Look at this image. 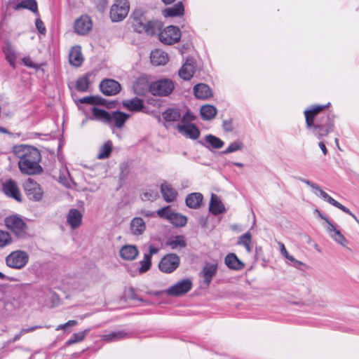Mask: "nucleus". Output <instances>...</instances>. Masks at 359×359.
Listing matches in <instances>:
<instances>
[{"mask_svg":"<svg viewBox=\"0 0 359 359\" xmlns=\"http://www.w3.org/2000/svg\"><path fill=\"white\" fill-rule=\"evenodd\" d=\"M14 152L20 159L18 166L22 172L35 175L42 172V168L39 165L41 156L36 148L28 145H19L14 147Z\"/></svg>","mask_w":359,"mask_h":359,"instance_id":"1","label":"nucleus"},{"mask_svg":"<svg viewBox=\"0 0 359 359\" xmlns=\"http://www.w3.org/2000/svg\"><path fill=\"white\" fill-rule=\"evenodd\" d=\"M4 224L18 240H27L31 236L28 225L18 215L6 217Z\"/></svg>","mask_w":359,"mask_h":359,"instance_id":"2","label":"nucleus"},{"mask_svg":"<svg viewBox=\"0 0 359 359\" xmlns=\"http://www.w3.org/2000/svg\"><path fill=\"white\" fill-rule=\"evenodd\" d=\"M334 116L331 113L323 115L320 119H318L311 130L313 135L319 140H323L334 129Z\"/></svg>","mask_w":359,"mask_h":359,"instance_id":"3","label":"nucleus"},{"mask_svg":"<svg viewBox=\"0 0 359 359\" xmlns=\"http://www.w3.org/2000/svg\"><path fill=\"white\" fill-rule=\"evenodd\" d=\"M29 256L26 251L18 250L11 252L6 257L7 266L14 269H22L28 263Z\"/></svg>","mask_w":359,"mask_h":359,"instance_id":"4","label":"nucleus"},{"mask_svg":"<svg viewBox=\"0 0 359 359\" xmlns=\"http://www.w3.org/2000/svg\"><path fill=\"white\" fill-rule=\"evenodd\" d=\"M174 82L170 79H161L151 82V94L156 96L166 97L173 91Z\"/></svg>","mask_w":359,"mask_h":359,"instance_id":"5","label":"nucleus"},{"mask_svg":"<svg viewBox=\"0 0 359 359\" xmlns=\"http://www.w3.org/2000/svg\"><path fill=\"white\" fill-rule=\"evenodd\" d=\"M130 4L128 0H116L110 9V18L113 22L123 20L129 12Z\"/></svg>","mask_w":359,"mask_h":359,"instance_id":"6","label":"nucleus"},{"mask_svg":"<svg viewBox=\"0 0 359 359\" xmlns=\"http://www.w3.org/2000/svg\"><path fill=\"white\" fill-rule=\"evenodd\" d=\"M180 263V259L178 255L174 253L165 255L160 261L158 268L161 271L170 273L175 271Z\"/></svg>","mask_w":359,"mask_h":359,"instance_id":"7","label":"nucleus"},{"mask_svg":"<svg viewBox=\"0 0 359 359\" xmlns=\"http://www.w3.org/2000/svg\"><path fill=\"white\" fill-rule=\"evenodd\" d=\"M181 37L180 29L173 25L165 28L159 34V39L164 44L172 45L178 42Z\"/></svg>","mask_w":359,"mask_h":359,"instance_id":"8","label":"nucleus"},{"mask_svg":"<svg viewBox=\"0 0 359 359\" xmlns=\"http://www.w3.org/2000/svg\"><path fill=\"white\" fill-rule=\"evenodd\" d=\"M23 188L27 196L34 201H39L43 196V191L40 185L29 178L23 183Z\"/></svg>","mask_w":359,"mask_h":359,"instance_id":"9","label":"nucleus"},{"mask_svg":"<svg viewBox=\"0 0 359 359\" xmlns=\"http://www.w3.org/2000/svg\"><path fill=\"white\" fill-rule=\"evenodd\" d=\"M133 27L136 32H144L148 35H154L158 28L156 22L150 20L147 21L145 18L133 21Z\"/></svg>","mask_w":359,"mask_h":359,"instance_id":"10","label":"nucleus"},{"mask_svg":"<svg viewBox=\"0 0 359 359\" xmlns=\"http://www.w3.org/2000/svg\"><path fill=\"white\" fill-rule=\"evenodd\" d=\"M191 287V281L189 279H183L170 287L165 292L172 297H179L189 292Z\"/></svg>","mask_w":359,"mask_h":359,"instance_id":"11","label":"nucleus"},{"mask_svg":"<svg viewBox=\"0 0 359 359\" xmlns=\"http://www.w3.org/2000/svg\"><path fill=\"white\" fill-rule=\"evenodd\" d=\"M196 69V60L192 57H187L182 67L179 69V76L184 81H189L194 76Z\"/></svg>","mask_w":359,"mask_h":359,"instance_id":"12","label":"nucleus"},{"mask_svg":"<svg viewBox=\"0 0 359 359\" xmlns=\"http://www.w3.org/2000/svg\"><path fill=\"white\" fill-rule=\"evenodd\" d=\"M74 31L79 35H86L92 29L93 22L87 15H83L74 22Z\"/></svg>","mask_w":359,"mask_h":359,"instance_id":"13","label":"nucleus"},{"mask_svg":"<svg viewBox=\"0 0 359 359\" xmlns=\"http://www.w3.org/2000/svg\"><path fill=\"white\" fill-rule=\"evenodd\" d=\"M100 89L104 95L111 96L118 94L121 91V87L118 81L106 79L100 83Z\"/></svg>","mask_w":359,"mask_h":359,"instance_id":"14","label":"nucleus"},{"mask_svg":"<svg viewBox=\"0 0 359 359\" xmlns=\"http://www.w3.org/2000/svg\"><path fill=\"white\" fill-rule=\"evenodd\" d=\"M28 284L16 285L15 286H21L20 291L17 294L11 293V297L6 295L4 299V309L8 312H12L18 308L20 305V293L22 291V288Z\"/></svg>","mask_w":359,"mask_h":359,"instance_id":"15","label":"nucleus"},{"mask_svg":"<svg viewBox=\"0 0 359 359\" xmlns=\"http://www.w3.org/2000/svg\"><path fill=\"white\" fill-rule=\"evenodd\" d=\"M133 88L136 95H145L148 92L151 93V83L146 76H142L135 81Z\"/></svg>","mask_w":359,"mask_h":359,"instance_id":"16","label":"nucleus"},{"mask_svg":"<svg viewBox=\"0 0 359 359\" xmlns=\"http://www.w3.org/2000/svg\"><path fill=\"white\" fill-rule=\"evenodd\" d=\"M177 129L180 133L191 140H197L200 137V130L194 124L189 123L178 125L177 126Z\"/></svg>","mask_w":359,"mask_h":359,"instance_id":"17","label":"nucleus"},{"mask_svg":"<svg viewBox=\"0 0 359 359\" xmlns=\"http://www.w3.org/2000/svg\"><path fill=\"white\" fill-rule=\"evenodd\" d=\"M3 191L4 194L18 201H21V195L15 182L11 179L6 180L3 184Z\"/></svg>","mask_w":359,"mask_h":359,"instance_id":"18","label":"nucleus"},{"mask_svg":"<svg viewBox=\"0 0 359 359\" xmlns=\"http://www.w3.org/2000/svg\"><path fill=\"white\" fill-rule=\"evenodd\" d=\"M217 264L216 263H205L204 265L201 275L203 278V283L207 286H208L213 277L216 275L217 272Z\"/></svg>","mask_w":359,"mask_h":359,"instance_id":"19","label":"nucleus"},{"mask_svg":"<svg viewBox=\"0 0 359 359\" xmlns=\"http://www.w3.org/2000/svg\"><path fill=\"white\" fill-rule=\"evenodd\" d=\"M160 189L162 196L167 203L173 202L177 197V191L165 181L161 184Z\"/></svg>","mask_w":359,"mask_h":359,"instance_id":"20","label":"nucleus"},{"mask_svg":"<svg viewBox=\"0 0 359 359\" xmlns=\"http://www.w3.org/2000/svg\"><path fill=\"white\" fill-rule=\"evenodd\" d=\"M82 218L83 215L79 210L72 208L67 215V222L72 229H76L81 225Z\"/></svg>","mask_w":359,"mask_h":359,"instance_id":"21","label":"nucleus"},{"mask_svg":"<svg viewBox=\"0 0 359 359\" xmlns=\"http://www.w3.org/2000/svg\"><path fill=\"white\" fill-rule=\"evenodd\" d=\"M128 336L129 334L126 330H114L104 333L101 336V339L102 341L110 343L126 339Z\"/></svg>","mask_w":359,"mask_h":359,"instance_id":"22","label":"nucleus"},{"mask_svg":"<svg viewBox=\"0 0 359 359\" xmlns=\"http://www.w3.org/2000/svg\"><path fill=\"white\" fill-rule=\"evenodd\" d=\"M327 231L329 233L330 237L337 243L343 247H346L348 241L344 236L338 230L336 226L333 224H330V226H325Z\"/></svg>","mask_w":359,"mask_h":359,"instance_id":"23","label":"nucleus"},{"mask_svg":"<svg viewBox=\"0 0 359 359\" xmlns=\"http://www.w3.org/2000/svg\"><path fill=\"white\" fill-rule=\"evenodd\" d=\"M69 61L71 65L79 67L83 62V57L80 46H73L69 53Z\"/></svg>","mask_w":359,"mask_h":359,"instance_id":"24","label":"nucleus"},{"mask_svg":"<svg viewBox=\"0 0 359 359\" xmlns=\"http://www.w3.org/2000/svg\"><path fill=\"white\" fill-rule=\"evenodd\" d=\"M146 230V224L144 219L140 217H135L130 223V231L133 236H140Z\"/></svg>","mask_w":359,"mask_h":359,"instance_id":"25","label":"nucleus"},{"mask_svg":"<svg viewBox=\"0 0 359 359\" xmlns=\"http://www.w3.org/2000/svg\"><path fill=\"white\" fill-rule=\"evenodd\" d=\"M130 115L120 111H115L111 113L110 126L114 124L117 128H121L126 121L129 118Z\"/></svg>","mask_w":359,"mask_h":359,"instance_id":"26","label":"nucleus"},{"mask_svg":"<svg viewBox=\"0 0 359 359\" xmlns=\"http://www.w3.org/2000/svg\"><path fill=\"white\" fill-rule=\"evenodd\" d=\"M194 95L197 99L207 100L212 95L211 88L205 83H198L194 87Z\"/></svg>","mask_w":359,"mask_h":359,"instance_id":"27","label":"nucleus"},{"mask_svg":"<svg viewBox=\"0 0 359 359\" xmlns=\"http://www.w3.org/2000/svg\"><path fill=\"white\" fill-rule=\"evenodd\" d=\"M138 254V249L133 245H126L121 248L119 252L120 257L123 259L128 261L134 260Z\"/></svg>","mask_w":359,"mask_h":359,"instance_id":"28","label":"nucleus"},{"mask_svg":"<svg viewBox=\"0 0 359 359\" xmlns=\"http://www.w3.org/2000/svg\"><path fill=\"white\" fill-rule=\"evenodd\" d=\"M224 264L229 269L235 271H241L245 267V264L234 253H229L225 257Z\"/></svg>","mask_w":359,"mask_h":359,"instance_id":"29","label":"nucleus"},{"mask_svg":"<svg viewBox=\"0 0 359 359\" xmlns=\"http://www.w3.org/2000/svg\"><path fill=\"white\" fill-rule=\"evenodd\" d=\"M209 211L214 215L223 213L225 211V207L217 195L212 194L210 201Z\"/></svg>","mask_w":359,"mask_h":359,"instance_id":"30","label":"nucleus"},{"mask_svg":"<svg viewBox=\"0 0 359 359\" xmlns=\"http://www.w3.org/2000/svg\"><path fill=\"white\" fill-rule=\"evenodd\" d=\"M151 62L156 66L164 65L168 62V54L159 49L152 50L150 54Z\"/></svg>","mask_w":359,"mask_h":359,"instance_id":"31","label":"nucleus"},{"mask_svg":"<svg viewBox=\"0 0 359 359\" xmlns=\"http://www.w3.org/2000/svg\"><path fill=\"white\" fill-rule=\"evenodd\" d=\"M203 200V196L199 192H194L187 196L185 203L187 207L191 209H198L200 208Z\"/></svg>","mask_w":359,"mask_h":359,"instance_id":"32","label":"nucleus"},{"mask_svg":"<svg viewBox=\"0 0 359 359\" xmlns=\"http://www.w3.org/2000/svg\"><path fill=\"white\" fill-rule=\"evenodd\" d=\"M13 9L15 11L27 9L34 13L37 17L39 16L38 5L36 0H22L20 2L13 6Z\"/></svg>","mask_w":359,"mask_h":359,"instance_id":"33","label":"nucleus"},{"mask_svg":"<svg viewBox=\"0 0 359 359\" xmlns=\"http://www.w3.org/2000/svg\"><path fill=\"white\" fill-rule=\"evenodd\" d=\"M184 8L182 2L175 4L170 8H165L163 13L165 17L180 16L184 14Z\"/></svg>","mask_w":359,"mask_h":359,"instance_id":"34","label":"nucleus"},{"mask_svg":"<svg viewBox=\"0 0 359 359\" xmlns=\"http://www.w3.org/2000/svg\"><path fill=\"white\" fill-rule=\"evenodd\" d=\"M123 105L130 111H139L144 107L143 101L137 97L123 102Z\"/></svg>","mask_w":359,"mask_h":359,"instance_id":"35","label":"nucleus"},{"mask_svg":"<svg viewBox=\"0 0 359 359\" xmlns=\"http://www.w3.org/2000/svg\"><path fill=\"white\" fill-rule=\"evenodd\" d=\"M166 245L171 249L175 250L177 248H185L187 245L184 236L178 235L168 239Z\"/></svg>","mask_w":359,"mask_h":359,"instance_id":"36","label":"nucleus"},{"mask_svg":"<svg viewBox=\"0 0 359 359\" xmlns=\"http://www.w3.org/2000/svg\"><path fill=\"white\" fill-rule=\"evenodd\" d=\"M92 113L95 119L100 121L107 124H110L111 113L97 107L93 108Z\"/></svg>","mask_w":359,"mask_h":359,"instance_id":"37","label":"nucleus"},{"mask_svg":"<svg viewBox=\"0 0 359 359\" xmlns=\"http://www.w3.org/2000/svg\"><path fill=\"white\" fill-rule=\"evenodd\" d=\"M217 112L216 107L212 105L205 104L201 107L200 113L203 120L209 121L215 118Z\"/></svg>","mask_w":359,"mask_h":359,"instance_id":"38","label":"nucleus"},{"mask_svg":"<svg viewBox=\"0 0 359 359\" xmlns=\"http://www.w3.org/2000/svg\"><path fill=\"white\" fill-rule=\"evenodd\" d=\"M163 118L167 122L177 121L181 114L178 109L169 108L163 113Z\"/></svg>","mask_w":359,"mask_h":359,"instance_id":"39","label":"nucleus"},{"mask_svg":"<svg viewBox=\"0 0 359 359\" xmlns=\"http://www.w3.org/2000/svg\"><path fill=\"white\" fill-rule=\"evenodd\" d=\"M159 197L158 187L156 186L154 189H148L142 192L141 198L144 201L153 202Z\"/></svg>","mask_w":359,"mask_h":359,"instance_id":"40","label":"nucleus"},{"mask_svg":"<svg viewBox=\"0 0 359 359\" xmlns=\"http://www.w3.org/2000/svg\"><path fill=\"white\" fill-rule=\"evenodd\" d=\"M3 52L5 55L6 60L8 62L9 65L13 67H15L16 55L10 44H7L6 47L3 48Z\"/></svg>","mask_w":359,"mask_h":359,"instance_id":"41","label":"nucleus"},{"mask_svg":"<svg viewBox=\"0 0 359 359\" xmlns=\"http://www.w3.org/2000/svg\"><path fill=\"white\" fill-rule=\"evenodd\" d=\"M90 74H87L83 76L79 77L76 81V88L80 92H86L89 88Z\"/></svg>","mask_w":359,"mask_h":359,"instance_id":"42","label":"nucleus"},{"mask_svg":"<svg viewBox=\"0 0 359 359\" xmlns=\"http://www.w3.org/2000/svg\"><path fill=\"white\" fill-rule=\"evenodd\" d=\"M112 151V142L110 140L107 141L100 149L97 154L98 159L107 158Z\"/></svg>","mask_w":359,"mask_h":359,"instance_id":"43","label":"nucleus"},{"mask_svg":"<svg viewBox=\"0 0 359 359\" xmlns=\"http://www.w3.org/2000/svg\"><path fill=\"white\" fill-rule=\"evenodd\" d=\"M89 332V330L86 329L83 331L74 333L72 337L66 341V346H71L74 344L83 341L86 335Z\"/></svg>","mask_w":359,"mask_h":359,"instance_id":"44","label":"nucleus"},{"mask_svg":"<svg viewBox=\"0 0 359 359\" xmlns=\"http://www.w3.org/2000/svg\"><path fill=\"white\" fill-rule=\"evenodd\" d=\"M170 222L176 226H184L187 223V217L180 213L173 212Z\"/></svg>","mask_w":359,"mask_h":359,"instance_id":"45","label":"nucleus"},{"mask_svg":"<svg viewBox=\"0 0 359 359\" xmlns=\"http://www.w3.org/2000/svg\"><path fill=\"white\" fill-rule=\"evenodd\" d=\"M13 242L11 234L7 231L0 229V249L8 246Z\"/></svg>","mask_w":359,"mask_h":359,"instance_id":"46","label":"nucleus"},{"mask_svg":"<svg viewBox=\"0 0 359 359\" xmlns=\"http://www.w3.org/2000/svg\"><path fill=\"white\" fill-rule=\"evenodd\" d=\"M205 140L214 149H220L224 144V142L221 139L213 135H207L205 137Z\"/></svg>","mask_w":359,"mask_h":359,"instance_id":"47","label":"nucleus"},{"mask_svg":"<svg viewBox=\"0 0 359 359\" xmlns=\"http://www.w3.org/2000/svg\"><path fill=\"white\" fill-rule=\"evenodd\" d=\"M314 194L317 196L322 198L325 201L329 203L332 205H334V203L336 202V200H334L332 197L328 195L319 186H318V189H316V190L314 191Z\"/></svg>","mask_w":359,"mask_h":359,"instance_id":"48","label":"nucleus"},{"mask_svg":"<svg viewBox=\"0 0 359 359\" xmlns=\"http://www.w3.org/2000/svg\"><path fill=\"white\" fill-rule=\"evenodd\" d=\"M304 115L306 128L311 130L313 126H315L316 123H314V120L317 115L315 114L314 113L311 112L310 111H309V109H306L304 111Z\"/></svg>","mask_w":359,"mask_h":359,"instance_id":"49","label":"nucleus"},{"mask_svg":"<svg viewBox=\"0 0 359 359\" xmlns=\"http://www.w3.org/2000/svg\"><path fill=\"white\" fill-rule=\"evenodd\" d=\"M174 212L171 209L170 206L168 205L158 210H157L156 213L158 216L161 218L166 219L168 221L170 220V218Z\"/></svg>","mask_w":359,"mask_h":359,"instance_id":"50","label":"nucleus"},{"mask_svg":"<svg viewBox=\"0 0 359 359\" xmlns=\"http://www.w3.org/2000/svg\"><path fill=\"white\" fill-rule=\"evenodd\" d=\"M243 147V144L241 142L235 141L231 142L229 147L222 151V154H228L232 152L237 151L238 150H241Z\"/></svg>","mask_w":359,"mask_h":359,"instance_id":"51","label":"nucleus"},{"mask_svg":"<svg viewBox=\"0 0 359 359\" xmlns=\"http://www.w3.org/2000/svg\"><path fill=\"white\" fill-rule=\"evenodd\" d=\"M151 259H150V257L144 255L143 259L140 262L141 266L139 269V271L140 273H144L150 269V267L151 266Z\"/></svg>","mask_w":359,"mask_h":359,"instance_id":"52","label":"nucleus"},{"mask_svg":"<svg viewBox=\"0 0 359 359\" xmlns=\"http://www.w3.org/2000/svg\"><path fill=\"white\" fill-rule=\"evenodd\" d=\"M251 239V233H250V231H248L238 238L237 244L240 245H248V244H250Z\"/></svg>","mask_w":359,"mask_h":359,"instance_id":"53","label":"nucleus"},{"mask_svg":"<svg viewBox=\"0 0 359 359\" xmlns=\"http://www.w3.org/2000/svg\"><path fill=\"white\" fill-rule=\"evenodd\" d=\"M120 179L125 180L129 173V167L127 163H123L120 165Z\"/></svg>","mask_w":359,"mask_h":359,"instance_id":"54","label":"nucleus"},{"mask_svg":"<svg viewBox=\"0 0 359 359\" xmlns=\"http://www.w3.org/2000/svg\"><path fill=\"white\" fill-rule=\"evenodd\" d=\"M97 9L102 13L107 7V0H94Z\"/></svg>","mask_w":359,"mask_h":359,"instance_id":"55","label":"nucleus"},{"mask_svg":"<svg viewBox=\"0 0 359 359\" xmlns=\"http://www.w3.org/2000/svg\"><path fill=\"white\" fill-rule=\"evenodd\" d=\"M196 118V116L191 113L189 110H188L182 116V122L184 123H190L193 121H194Z\"/></svg>","mask_w":359,"mask_h":359,"instance_id":"56","label":"nucleus"},{"mask_svg":"<svg viewBox=\"0 0 359 359\" xmlns=\"http://www.w3.org/2000/svg\"><path fill=\"white\" fill-rule=\"evenodd\" d=\"M35 26H36V28L37 29L38 32L40 34H46V27H45L43 21L39 18L36 19Z\"/></svg>","mask_w":359,"mask_h":359,"instance_id":"57","label":"nucleus"},{"mask_svg":"<svg viewBox=\"0 0 359 359\" xmlns=\"http://www.w3.org/2000/svg\"><path fill=\"white\" fill-rule=\"evenodd\" d=\"M222 127L226 132H232L233 130L232 119L224 120L222 122Z\"/></svg>","mask_w":359,"mask_h":359,"instance_id":"58","label":"nucleus"},{"mask_svg":"<svg viewBox=\"0 0 359 359\" xmlns=\"http://www.w3.org/2000/svg\"><path fill=\"white\" fill-rule=\"evenodd\" d=\"M329 104H330V103H327L325 105L312 106L310 109H309V111L318 115L321 111H323L324 109H325Z\"/></svg>","mask_w":359,"mask_h":359,"instance_id":"59","label":"nucleus"},{"mask_svg":"<svg viewBox=\"0 0 359 359\" xmlns=\"http://www.w3.org/2000/svg\"><path fill=\"white\" fill-rule=\"evenodd\" d=\"M8 288L9 290L13 291L15 293H18L20 291L21 286H11L6 284L0 285V292H3L6 288Z\"/></svg>","mask_w":359,"mask_h":359,"instance_id":"60","label":"nucleus"},{"mask_svg":"<svg viewBox=\"0 0 359 359\" xmlns=\"http://www.w3.org/2000/svg\"><path fill=\"white\" fill-rule=\"evenodd\" d=\"M22 62L25 66L33 69H37L39 68V65L34 63L29 57H24L22 59Z\"/></svg>","mask_w":359,"mask_h":359,"instance_id":"61","label":"nucleus"},{"mask_svg":"<svg viewBox=\"0 0 359 359\" xmlns=\"http://www.w3.org/2000/svg\"><path fill=\"white\" fill-rule=\"evenodd\" d=\"M287 260L291 262V265L297 269H300L302 266L304 265V264L297 259H296L293 256L290 255L287 259Z\"/></svg>","mask_w":359,"mask_h":359,"instance_id":"62","label":"nucleus"},{"mask_svg":"<svg viewBox=\"0 0 359 359\" xmlns=\"http://www.w3.org/2000/svg\"><path fill=\"white\" fill-rule=\"evenodd\" d=\"M296 179L304 184H306V185L309 186L310 187H311L313 191L316 190V189H318V184L312 182L311 181L309 180H306V179H304V178H302L301 177H296Z\"/></svg>","mask_w":359,"mask_h":359,"instance_id":"63","label":"nucleus"},{"mask_svg":"<svg viewBox=\"0 0 359 359\" xmlns=\"http://www.w3.org/2000/svg\"><path fill=\"white\" fill-rule=\"evenodd\" d=\"M128 297L134 300H139L142 301V299H140L137 294H136L135 290L133 288H130L128 291Z\"/></svg>","mask_w":359,"mask_h":359,"instance_id":"64","label":"nucleus"}]
</instances>
